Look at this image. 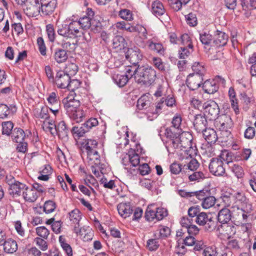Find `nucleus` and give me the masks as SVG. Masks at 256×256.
Here are the masks:
<instances>
[{
    "label": "nucleus",
    "mask_w": 256,
    "mask_h": 256,
    "mask_svg": "<svg viewBox=\"0 0 256 256\" xmlns=\"http://www.w3.org/2000/svg\"><path fill=\"white\" fill-rule=\"evenodd\" d=\"M185 173L188 177V180L190 182H199L202 180L206 178V173L201 171H186Z\"/></svg>",
    "instance_id": "a878e982"
},
{
    "label": "nucleus",
    "mask_w": 256,
    "mask_h": 256,
    "mask_svg": "<svg viewBox=\"0 0 256 256\" xmlns=\"http://www.w3.org/2000/svg\"><path fill=\"white\" fill-rule=\"evenodd\" d=\"M241 5L245 16L248 18L251 14L250 10L256 8V0H242Z\"/></svg>",
    "instance_id": "393cba45"
},
{
    "label": "nucleus",
    "mask_w": 256,
    "mask_h": 256,
    "mask_svg": "<svg viewBox=\"0 0 256 256\" xmlns=\"http://www.w3.org/2000/svg\"><path fill=\"white\" fill-rule=\"evenodd\" d=\"M170 172L174 174H178L180 172H184L183 171V168H182V165L177 163L173 162L170 165Z\"/></svg>",
    "instance_id": "bf43d9fd"
},
{
    "label": "nucleus",
    "mask_w": 256,
    "mask_h": 256,
    "mask_svg": "<svg viewBox=\"0 0 256 256\" xmlns=\"http://www.w3.org/2000/svg\"><path fill=\"white\" fill-rule=\"evenodd\" d=\"M56 208V204L52 200L46 201L44 206V210L46 214L53 212Z\"/></svg>",
    "instance_id": "5fc2aeb1"
},
{
    "label": "nucleus",
    "mask_w": 256,
    "mask_h": 256,
    "mask_svg": "<svg viewBox=\"0 0 256 256\" xmlns=\"http://www.w3.org/2000/svg\"><path fill=\"white\" fill-rule=\"evenodd\" d=\"M152 101V97L150 94H144L138 99L136 106L140 110H146L145 114L148 116V112H151L153 109Z\"/></svg>",
    "instance_id": "423d86ee"
},
{
    "label": "nucleus",
    "mask_w": 256,
    "mask_h": 256,
    "mask_svg": "<svg viewBox=\"0 0 256 256\" xmlns=\"http://www.w3.org/2000/svg\"><path fill=\"white\" fill-rule=\"evenodd\" d=\"M63 50L66 52H72L76 48V44L74 42L70 41L64 42L62 45Z\"/></svg>",
    "instance_id": "69168bd1"
},
{
    "label": "nucleus",
    "mask_w": 256,
    "mask_h": 256,
    "mask_svg": "<svg viewBox=\"0 0 256 256\" xmlns=\"http://www.w3.org/2000/svg\"><path fill=\"white\" fill-rule=\"evenodd\" d=\"M200 166V164L198 162V160L194 158L190 160V162L187 164H184L183 166V171H192L194 172Z\"/></svg>",
    "instance_id": "37998d69"
},
{
    "label": "nucleus",
    "mask_w": 256,
    "mask_h": 256,
    "mask_svg": "<svg viewBox=\"0 0 256 256\" xmlns=\"http://www.w3.org/2000/svg\"><path fill=\"white\" fill-rule=\"evenodd\" d=\"M117 208L118 214L124 218L128 217L133 212L130 203H120L118 205Z\"/></svg>",
    "instance_id": "6ab92c4d"
},
{
    "label": "nucleus",
    "mask_w": 256,
    "mask_h": 256,
    "mask_svg": "<svg viewBox=\"0 0 256 256\" xmlns=\"http://www.w3.org/2000/svg\"><path fill=\"white\" fill-rule=\"evenodd\" d=\"M164 99V98H162L160 102H158L156 106L152 104L153 109H152L151 112H148V120H152L158 117L159 111L162 109L163 106Z\"/></svg>",
    "instance_id": "bb28decb"
},
{
    "label": "nucleus",
    "mask_w": 256,
    "mask_h": 256,
    "mask_svg": "<svg viewBox=\"0 0 256 256\" xmlns=\"http://www.w3.org/2000/svg\"><path fill=\"white\" fill-rule=\"evenodd\" d=\"M228 155V152L226 150L222 151L218 158H212L210 160L208 167L212 174L216 176H222L225 174L223 161L225 160L224 156Z\"/></svg>",
    "instance_id": "f03ea898"
},
{
    "label": "nucleus",
    "mask_w": 256,
    "mask_h": 256,
    "mask_svg": "<svg viewBox=\"0 0 256 256\" xmlns=\"http://www.w3.org/2000/svg\"><path fill=\"white\" fill-rule=\"evenodd\" d=\"M126 57L130 64L137 65L142 60V55L138 48L134 47L128 49L126 53Z\"/></svg>",
    "instance_id": "6e6552de"
},
{
    "label": "nucleus",
    "mask_w": 256,
    "mask_h": 256,
    "mask_svg": "<svg viewBox=\"0 0 256 256\" xmlns=\"http://www.w3.org/2000/svg\"><path fill=\"white\" fill-rule=\"evenodd\" d=\"M68 129L64 121L60 122L56 126V134L58 135L60 138L62 140L66 138L68 135Z\"/></svg>",
    "instance_id": "cd10ccee"
},
{
    "label": "nucleus",
    "mask_w": 256,
    "mask_h": 256,
    "mask_svg": "<svg viewBox=\"0 0 256 256\" xmlns=\"http://www.w3.org/2000/svg\"><path fill=\"white\" fill-rule=\"evenodd\" d=\"M87 156L89 160L95 165L98 166L100 164V156L96 150L88 152Z\"/></svg>",
    "instance_id": "a19ab883"
},
{
    "label": "nucleus",
    "mask_w": 256,
    "mask_h": 256,
    "mask_svg": "<svg viewBox=\"0 0 256 256\" xmlns=\"http://www.w3.org/2000/svg\"><path fill=\"white\" fill-rule=\"evenodd\" d=\"M152 10L156 16L163 15L166 12L162 4L158 0L154 1L152 3Z\"/></svg>",
    "instance_id": "c756f323"
},
{
    "label": "nucleus",
    "mask_w": 256,
    "mask_h": 256,
    "mask_svg": "<svg viewBox=\"0 0 256 256\" xmlns=\"http://www.w3.org/2000/svg\"><path fill=\"white\" fill-rule=\"evenodd\" d=\"M217 218L218 222L221 224H228L232 218L230 210L227 208H222L218 212Z\"/></svg>",
    "instance_id": "aec40b11"
},
{
    "label": "nucleus",
    "mask_w": 256,
    "mask_h": 256,
    "mask_svg": "<svg viewBox=\"0 0 256 256\" xmlns=\"http://www.w3.org/2000/svg\"><path fill=\"white\" fill-rule=\"evenodd\" d=\"M228 36L225 32L217 30L214 35L213 44L217 47L224 46L228 42Z\"/></svg>",
    "instance_id": "2eb2a0df"
},
{
    "label": "nucleus",
    "mask_w": 256,
    "mask_h": 256,
    "mask_svg": "<svg viewBox=\"0 0 256 256\" xmlns=\"http://www.w3.org/2000/svg\"><path fill=\"white\" fill-rule=\"evenodd\" d=\"M54 59L58 64L64 62L68 58L66 51L63 49L58 48L54 53Z\"/></svg>",
    "instance_id": "473e14b6"
},
{
    "label": "nucleus",
    "mask_w": 256,
    "mask_h": 256,
    "mask_svg": "<svg viewBox=\"0 0 256 256\" xmlns=\"http://www.w3.org/2000/svg\"><path fill=\"white\" fill-rule=\"evenodd\" d=\"M25 136L24 132L20 128H15L12 134V138L16 142L24 141Z\"/></svg>",
    "instance_id": "f704fd0d"
},
{
    "label": "nucleus",
    "mask_w": 256,
    "mask_h": 256,
    "mask_svg": "<svg viewBox=\"0 0 256 256\" xmlns=\"http://www.w3.org/2000/svg\"><path fill=\"white\" fill-rule=\"evenodd\" d=\"M38 192L32 188H26L24 192H23V198L26 202H35L38 197Z\"/></svg>",
    "instance_id": "b1692460"
},
{
    "label": "nucleus",
    "mask_w": 256,
    "mask_h": 256,
    "mask_svg": "<svg viewBox=\"0 0 256 256\" xmlns=\"http://www.w3.org/2000/svg\"><path fill=\"white\" fill-rule=\"evenodd\" d=\"M68 98L64 99L63 102L64 103V108L66 110V113L70 116L80 107V102L78 100L74 99L68 100Z\"/></svg>",
    "instance_id": "4468645a"
},
{
    "label": "nucleus",
    "mask_w": 256,
    "mask_h": 256,
    "mask_svg": "<svg viewBox=\"0 0 256 256\" xmlns=\"http://www.w3.org/2000/svg\"><path fill=\"white\" fill-rule=\"evenodd\" d=\"M3 246L4 251L8 254H12L18 249L16 242L10 238L4 242Z\"/></svg>",
    "instance_id": "2f4dec72"
},
{
    "label": "nucleus",
    "mask_w": 256,
    "mask_h": 256,
    "mask_svg": "<svg viewBox=\"0 0 256 256\" xmlns=\"http://www.w3.org/2000/svg\"><path fill=\"white\" fill-rule=\"evenodd\" d=\"M217 231L224 238H230L236 233V228L232 224H224L218 226Z\"/></svg>",
    "instance_id": "1a4fd4ad"
},
{
    "label": "nucleus",
    "mask_w": 256,
    "mask_h": 256,
    "mask_svg": "<svg viewBox=\"0 0 256 256\" xmlns=\"http://www.w3.org/2000/svg\"><path fill=\"white\" fill-rule=\"evenodd\" d=\"M72 131L74 134H76L78 137L84 136L86 132H88V128H86L84 124H82V126L80 128L74 126Z\"/></svg>",
    "instance_id": "052dcab7"
},
{
    "label": "nucleus",
    "mask_w": 256,
    "mask_h": 256,
    "mask_svg": "<svg viewBox=\"0 0 256 256\" xmlns=\"http://www.w3.org/2000/svg\"><path fill=\"white\" fill-rule=\"evenodd\" d=\"M92 20V18L85 16L80 18L78 22L80 24L81 28L87 29L90 28Z\"/></svg>",
    "instance_id": "864d4df0"
},
{
    "label": "nucleus",
    "mask_w": 256,
    "mask_h": 256,
    "mask_svg": "<svg viewBox=\"0 0 256 256\" xmlns=\"http://www.w3.org/2000/svg\"><path fill=\"white\" fill-rule=\"evenodd\" d=\"M138 146L140 147V144L136 145V150L130 148L127 154V156H125L122 160L124 165L126 166L127 163L129 162L132 166H136L140 164L139 152Z\"/></svg>",
    "instance_id": "0eeeda50"
},
{
    "label": "nucleus",
    "mask_w": 256,
    "mask_h": 256,
    "mask_svg": "<svg viewBox=\"0 0 256 256\" xmlns=\"http://www.w3.org/2000/svg\"><path fill=\"white\" fill-rule=\"evenodd\" d=\"M232 170L238 178H242L244 174L242 168L238 164H234L232 167Z\"/></svg>",
    "instance_id": "e2e57ef3"
},
{
    "label": "nucleus",
    "mask_w": 256,
    "mask_h": 256,
    "mask_svg": "<svg viewBox=\"0 0 256 256\" xmlns=\"http://www.w3.org/2000/svg\"><path fill=\"white\" fill-rule=\"evenodd\" d=\"M70 220L74 224H78L80 220L81 213L80 211L75 208L68 213Z\"/></svg>",
    "instance_id": "58836bf2"
},
{
    "label": "nucleus",
    "mask_w": 256,
    "mask_h": 256,
    "mask_svg": "<svg viewBox=\"0 0 256 256\" xmlns=\"http://www.w3.org/2000/svg\"><path fill=\"white\" fill-rule=\"evenodd\" d=\"M214 126L219 130H226L230 128L232 125V120L230 116L228 115H222L214 120Z\"/></svg>",
    "instance_id": "ddd939ff"
},
{
    "label": "nucleus",
    "mask_w": 256,
    "mask_h": 256,
    "mask_svg": "<svg viewBox=\"0 0 256 256\" xmlns=\"http://www.w3.org/2000/svg\"><path fill=\"white\" fill-rule=\"evenodd\" d=\"M112 46L118 50H122L126 48L127 43L122 36H116L113 39Z\"/></svg>",
    "instance_id": "7c9ffc66"
},
{
    "label": "nucleus",
    "mask_w": 256,
    "mask_h": 256,
    "mask_svg": "<svg viewBox=\"0 0 256 256\" xmlns=\"http://www.w3.org/2000/svg\"><path fill=\"white\" fill-rule=\"evenodd\" d=\"M211 216L208 214L206 212H201L196 218L195 222L200 226H204L206 222L209 220Z\"/></svg>",
    "instance_id": "49530a36"
},
{
    "label": "nucleus",
    "mask_w": 256,
    "mask_h": 256,
    "mask_svg": "<svg viewBox=\"0 0 256 256\" xmlns=\"http://www.w3.org/2000/svg\"><path fill=\"white\" fill-rule=\"evenodd\" d=\"M202 88L204 92L208 94H213L218 91V86L214 80H206L202 85Z\"/></svg>",
    "instance_id": "4be33fe9"
},
{
    "label": "nucleus",
    "mask_w": 256,
    "mask_h": 256,
    "mask_svg": "<svg viewBox=\"0 0 256 256\" xmlns=\"http://www.w3.org/2000/svg\"><path fill=\"white\" fill-rule=\"evenodd\" d=\"M27 186L23 183L17 182L13 184L10 188V194L14 196H23V192H24Z\"/></svg>",
    "instance_id": "412c9836"
},
{
    "label": "nucleus",
    "mask_w": 256,
    "mask_h": 256,
    "mask_svg": "<svg viewBox=\"0 0 256 256\" xmlns=\"http://www.w3.org/2000/svg\"><path fill=\"white\" fill-rule=\"evenodd\" d=\"M17 110L15 105L8 106L4 104H0V118H6L9 116H12Z\"/></svg>",
    "instance_id": "f3484780"
},
{
    "label": "nucleus",
    "mask_w": 256,
    "mask_h": 256,
    "mask_svg": "<svg viewBox=\"0 0 256 256\" xmlns=\"http://www.w3.org/2000/svg\"><path fill=\"white\" fill-rule=\"evenodd\" d=\"M156 220H162L168 215V212L166 209L163 208H158L156 211Z\"/></svg>",
    "instance_id": "774afa93"
},
{
    "label": "nucleus",
    "mask_w": 256,
    "mask_h": 256,
    "mask_svg": "<svg viewBox=\"0 0 256 256\" xmlns=\"http://www.w3.org/2000/svg\"><path fill=\"white\" fill-rule=\"evenodd\" d=\"M192 70L194 72L192 74H198L202 76V78L206 72L204 67L199 62H195L192 66Z\"/></svg>",
    "instance_id": "09e8293b"
},
{
    "label": "nucleus",
    "mask_w": 256,
    "mask_h": 256,
    "mask_svg": "<svg viewBox=\"0 0 256 256\" xmlns=\"http://www.w3.org/2000/svg\"><path fill=\"white\" fill-rule=\"evenodd\" d=\"M98 146V142L94 140L88 139L86 140L84 148L86 152L94 150Z\"/></svg>",
    "instance_id": "603ef678"
},
{
    "label": "nucleus",
    "mask_w": 256,
    "mask_h": 256,
    "mask_svg": "<svg viewBox=\"0 0 256 256\" xmlns=\"http://www.w3.org/2000/svg\"><path fill=\"white\" fill-rule=\"evenodd\" d=\"M156 78V72L151 66H140L137 75L135 76L136 81L138 84L146 86L152 84Z\"/></svg>",
    "instance_id": "f257e3e1"
},
{
    "label": "nucleus",
    "mask_w": 256,
    "mask_h": 256,
    "mask_svg": "<svg viewBox=\"0 0 256 256\" xmlns=\"http://www.w3.org/2000/svg\"><path fill=\"white\" fill-rule=\"evenodd\" d=\"M2 134L10 136L14 128V124L11 121L3 122L2 124Z\"/></svg>",
    "instance_id": "3c124183"
},
{
    "label": "nucleus",
    "mask_w": 256,
    "mask_h": 256,
    "mask_svg": "<svg viewBox=\"0 0 256 256\" xmlns=\"http://www.w3.org/2000/svg\"><path fill=\"white\" fill-rule=\"evenodd\" d=\"M36 231L38 236L44 239H47L50 234L49 230L44 226L37 227Z\"/></svg>",
    "instance_id": "6e6d98bb"
},
{
    "label": "nucleus",
    "mask_w": 256,
    "mask_h": 256,
    "mask_svg": "<svg viewBox=\"0 0 256 256\" xmlns=\"http://www.w3.org/2000/svg\"><path fill=\"white\" fill-rule=\"evenodd\" d=\"M232 198L234 200L235 204H240L241 207L246 204H251L248 202V200L246 198L245 193L242 191H238L232 195Z\"/></svg>",
    "instance_id": "5701e85b"
},
{
    "label": "nucleus",
    "mask_w": 256,
    "mask_h": 256,
    "mask_svg": "<svg viewBox=\"0 0 256 256\" xmlns=\"http://www.w3.org/2000/svg\"><path fill=\"white\" fill-rule=\"evenodd\" d=\"M204 79L202 76L196 74H190L186 79V84L192 90L200 87Z\"/></svg>",
    "instance_id": "f8f14e48"
},
{
    "label": "nucleus",
    "mask_w": 256,
    "mask_h": 256,
    "mask_svg": "<svg viewBox=\"0 0 256 256\" xmlns=\"http://www.w3.org/2000/svg\"><path fill=\"white\" fill-rule=\"evenodd\" d=\"M220 132L219 136H218V140L221 142H226L228 140V138L230 136V132L228 129L220 130Z\"/></svg>",
    "instance_id": "4d7b16f0"
},
{
    "label": "nucleus",
    "mask_w": 256,
    "mask_h": 256,
    "mask_svg": "<svg viewBox=\"0 0 256 256\" xmlns=\"http://www.w3.org/2000/svg\"><path fill=\"white\" fill-rule=\"evenodd\" d=\"M40 11L44 16L52 14L54 10L57 0H40Z\"/></svg>",
    "instance_id": "9d476101"
},
{
    "label": "nucleus",
    "mask_w": 256,
    "mask_h": 256,
    "mask_svg": "<svg viewBox=\"0 0 256 256\" xmlns=\"http://www.w3.org/2000/svg\"><path fill=\"white\" fill-rule=\"evenodd\" d=\"M46 31L49 40L53 42L56 38V33L54 26L52 24H48L46 26Z\"/></svg>",
    "instance_id": "13d9d810"
},
{
    "label": "nucleus",
    "mask_w": 256,
    "mask_h": 256,
    "mask_svg": "<svg viewBox=\"0 0 256 256\" xmlns=\"http://www.w3.org/2000/svg\"><path fill=\"white\" fill-rule=\"evenodd\" d=\"M192 51L193 48H188L186 46L183 48L182 47L179 51V57L180 58L184 59L188 57Z\"/></svg>",
    "instance_id": "680f3d73"
},
{
    "label": "nucleus",
    "mask_w": 256,
    "mask_h": 256,
    "mask_svg": "<svg viewBox=\"0 0 256 256\" xmlns=\"http://www.w3.org/2000/svg\"><path fill=\"white\" fill-rule=\"evenodd\" d=\"M204 137L208 144H214L218 140L216 131L212 128H206L202 131Z\"/></svg>",
    "instance_id": "a211bd4d"
},
{
    "label": "nucleus",
    "mask_w": 256,
    "mask_h": 256,
    "mask_svg": "<svg viewBox=\"0 0 256 256\" xmlns=\"http://www.w3.org/2000/svg\"><path fill=\"white\" fill-rule=\"evenodd\" d=\"M70 76L63 71H59L56 73L54 82L58 88H68L70 84Z\"/></svg>",
    "instance_id": "9b49d317"
},
{
    "label": "nucleus",
    "mask_w": 256,
    "mask_h": 256,
    "mask_svg": "<svg viewBox=\"0 0 256 256\" xmlns=\"http://www.w3.org/2000/svg\"><path fill=\"white\" fill-rule=\"evenodd\" d=\"M90 28L92 31L94 33H97L100 32L102 25L100 22L99 21H97L95 20H92L91 21V26Z\"/></svg>",
    "instance_id": "338daca9"
},
{
    "label": "nucleus",
    "mask_w": 256,
    "mask_h": 256,
    "mask_svg": "<svg viewBox=\"0 0 256 256\" xmlns=\"http://www.w3.org/2000/svg\"><path fill=\"white\" fill-rule=\"evenodd\" d=\"M172 148L180 149L186 152L188 149L192 148V136L188 132H183L178 136L174 141H171Z\"/></svg>",
    "instance_id": "7ed1b4c3"
},
{
    "label": "nucleus",
    "mask_w": 256,
    "mask_h": 256,
    "mask_svg": "<svg viewBox=\"0 0 256 256\" xmlns=\"http://www.w3.org/2000/svg\"><path fill=\"white\" fill-rule=\"evenodd\" d=\"M78 70V66L74 63L68 64L66 68V73L68 74L69 76L75 75Z\"/></svg>",
    "instance_id": "0e129e2a"
},
{
    "label": "nucleus",
    "mask_w": 256,
    "mask_h": 256,
    "mask_svg": "<svg viewBox=\"0 0 256 256\" xmlns=\"http://www.w3.org/2000/svg\"><path fill=\"white\" fill-rule=\"evenodd\" d=\"M118 16L123 20L131 21L133 20L132 12L128 9H122L118 12Z\"/></svg>",
    "instance_id": "8fccbe9b"
},
{
    "label": "nucleus",
    "mask_w": 256,
    "mask_h": 256,
    "mask_svg": "<svg viewBox=\"0 0 256 256\" xmlns=\"http://www.w3.org/2000/svg\"><path fill=\"white\" fill-rule=\"evenodd\" d=\"M24 13L28 16H36L40 12V6L39 0H28L23 5Z\"/></svg>",
    "instance_id": "39448f33"
},
{
    "label": "nucleus",
    "mask_w": 256,
    "mask_h": 256,
    "mask_svg": "<svg viewBox=\"0 0 256 256\" xmlns=\"http://www.w3.org/2000/svg\"><path fill=\"white\" fill-rule=\"evenodd\" d=\"M140 66L137 65L132 64V66H125V74L128 76L129 79L131 78L134 76L137 75L138 69Z\"/></svg>",
    "instance_id": "4c0bfd02"
},
{
    "label": "nucleus",
    "mask_w": 256,
    "mask_h": 256,
    "mask_svg": "<svg viewBox=\"0 0 256 256\" xmlns=\"http://www.w3.org/2000/svg\"><path fill=\"white\" fill-rule=\"evenodd\" d=\"M208 122L204 116L200 114L194 116V126L198 132H201L206 128Z\"/></svg>",
    "instance_id": "dca6fc26"
},
{
    "label": "nucleus",
    "mask_w": 256,
    "mask_h": 256,
    "mask_svg": "<svg viewBox=\"0 0 256 256\" xmlns=\"http://www.w3.org/2000/svg\"><path fill=\"white\" fill-rule=\"evenodd\" d=\"M237 209L239 211L238 214H242V218L244 220H246L248 218V214L252 210V204H246L240 208L238 207Z\"/></svg>",
    "instance_id": "c03bdc74"
},
{
    "label": "nucleus",
    "mask_w": 256,
    "mask_h": 256,
    "mask_svg": "<svg viewBox=\"0 0 256 256\" xmlns=\"http://www.w3.org/2000/svg\"><path fill=\"white\" fill-rule=\"evenodd\" d=\"M147 44L148 48L158 53L162 54L164 52L162 45L160 43L154 42L150 40L147 42Z\"/></svg>",
    "instance_id": "79ce46f5"
},
{
    "label": "nucleus",
    "mask_w": 256,
    "mask_h": 256,
    "mask_svg": "<svg viewBox=\"0 0 256 256\" xmlns=\"http://www.w3.org/2000/svg\"><path fill=\"white\" fill-rule=\"evenodd\" d=\"M112 79L114 82L120 87L124 86L129 80L128 76L119 74H114L112 76Z\"/></svg>",
    "instance_id": "e433bc0d"
},
{
    "label": "nucleus",
    "mask_w": 256,
    "mask_h": 256,
    "mask_svg": "<svg viewBox=\"0 0 256 256\" xmlns=\"http://www.w3.org/2000/svg\"><path fill=\"white\" fill-rule=\"evenodd\" d=\"M204 115L210 120H215L220 113V108L214 100H209L202 104Z\"/></svg>",
    "instance_id": "20e7f679"
},
{
    "label": "nucleus",
    "mask_w": 256,
    "mask_h": 256,
    "mask_svg": "<svg viewBox=\"0 0 256 256\" xmlns=\"http://www.w3.org/2000/svg\"><path fill=\"white\" fill-rule=\"evenodd\" d=\"M70 28L68 24H62L58 26V34L66 38H72V34L70 33Z\"/></svg>",
    "instance_id": "72a5a7b5"
},
{
    "label": "nucleus",
    "mask_w": 256,
    "mask_h": 256,
    "mask_svg": "<svg viewBox=\"0 0 256 256\" xmlns=\"http://www.w3.org/2000/svg\"><path fill=\"white\" fill-rule=\"evenodd\" d=\"M176 129L172 128H166L164 134L166 138L168 140L166 141L167 147L172 148V144L170 143L171 141H174L176 138H178V136L177 132H176Z\"/></svg>",
    "instance_id": "c85d7f7f"
},
{
    "label": "nucleus",
    "mask_w": 256,
    "mask_h": 256,
    "mask_svg": "<svg viewBox=\"0 0 256 256\" xmlns=\"http://www.w3.org/2000/svg\"><path fill=\"white\" fill-rule=\"evenodd\" d=\"M216 202V198L214 196L208 195L204 201L202 202V206L204 209H208L213 206Z\"/></svg>",
    "instance_id": "a18cd8bd"
},
{
    "label": "nucleus",
    "mask_w": 256,
    "mask_h": 256,
    "mask_svg": "<svg viewBox=\"0 0 256 256\" xmlns=\"http://www.w3.org/2000/svg\"><path fill=\"white\" fill-rule=\"evenodd\" d=\"M70 28V33L73 36H80V34H84L80 30L81 28L80 26V24L76 21H74L68 24Z\"/></svg>",
    "instance_id": "c9c22d12"
},
{
    "label": "nucleus",
    "mask_w": 256,
    "mask_h": 256,
    "mask_svg": "<svg viewBox=\"0 0 256 256\" xmlns=\"http://www.w3.org/2000/svg\"><path fill=\"white\" fill-rule=\"evenodd\" d=\"M86 116V112L84 110L80 108L78 110L71 114L69 117L74 120L77 122H80L82 121V118Z\"/></svg>",
    "instance_id": "ea45409f"
},
{
    "label": "nucleus",
    "mask_w": 256,
    "mask_h": 256,
    "mask_svg": "<svg viewBox=\"0 0 256 256\" xmlns=\"http://www.w3.org/2000/svg\"><path fill=\"white\" fill-rule=\"evenodd\" d=\"M212 36L208 32H204L200 34V40L202 43L206 46H209L212 42Z\"/></svg>",
    "instance_id": "de8ad7c7"
}]
</instances>
